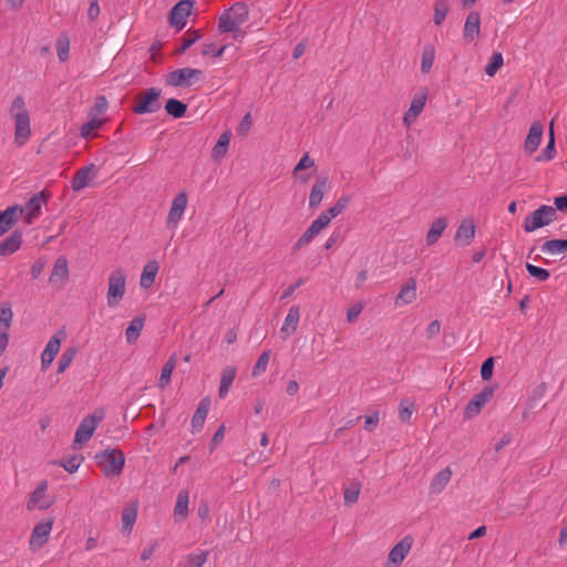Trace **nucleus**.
<instances>
[{
  "label": "nucleus",
  "instance_id": "obj_1",
  "mask_svg": "<svg viewBox=\"0 0 567 567\" xmlns=\"http://www.w3.org/2000/svg\"><path fill=\"white\" fill-rule=\"evenodd\" d=\"M9 113L14 122V144L21 147L25 145L31 137L30 114L22 96L19 95L14 97Z\"/></svg>",
  "mask_w": 567,
  "mask_h": 567
},
{
  "label": "nucleus",
  "instance_id": "obj_2",
  "mask_svg": "<svg viewBox=\"0 0 567 567\" xmlns=\"http://www.w3.org/2000/svg\"><path fill=\"white\" fill-rule=\"evenodd\" d=\"M347 199H339L337 204L328 210L321 213L309 226V228L299 237L295 244V249H300L309 245L316 236H318L330 221L339 216L347 207Z\"/></svg>",
  "mask_w": 567,
  "mask_h": 567
},
{
  "label": "nucleus",
  "instance_id": "obj_3",
  "mask_svg": "<svg viewBox=\"0 0 567 567\" xmlns=\"http://www.w3.org/2000/svg\"><path fill=\"white\" fill-rule=\"evenodd\" d=\"M127 276L123 268L113 269L107 277L106 305L114 309L118 307L126 293Z\"/></svg>",
  "mask_w": 567,
  "mask_h": 567
},
{
  "label": "nucleus",
  "instance_id": "obj_4",
  "mask_svg": "<svg viewBox=\"0 0 567 567\" xmlns=\"http://www.w3.org/2000/svg\"><path fill=\"white\" fill-rule=\"evenodd\" d=\"M94 460L106 477L118 476L125 465V455L117 449L101 451L95 454Z\"/></svg>",
  "mask_w": 567,
  "mask_h": 567
},
{
  "label": "nucleus",
  "instance_id": "obj_5",
  "mask_svg": "<svg viewBox=\"0 0 567 567\" xmlns=\"http://www.w3.org/2000/svg\"><path fill=\"white\" fill-rule=\"evenodd\" d=\"M248 17L249 10L247 4L237 2L220 14L218 29L220 32L237 31L248 20Z\"/></svg>",
  "mask_w": 567,
  "mask_h": 567
},
{
  "label": "nucleus",
  "instance_id": "obj_6",
  "mask_svg": "<svg viewBox=\"0 0 567 567\" xmlns=\"http://www.w3.org/2000/svg\"><path fill=\"white\" fill-rule=\"evenodd\" d=\"M104 416L105 410L103 408H99L81 420L74 435V447L82 446L90 441Z\"/></svg>",
  "mask_w": 567,
  "mask_h": 567
},
{
  "label": "nucleus",
  "instance_id": "obj_7",
  "mask_svg": "<svg viewBox=\"0 0 567 567\" xmlns=\"http://www.w3.org/2000/svg\"><path fill=\"white\" fill-rule=\"evenodd\" d=\"M556 217L557 213L554 207L543 205L525 217L523 228L526 233H534L542 227L548 226Z\"/></svg>",
  "mask_w": 567,
  "mask_h": 567
},
{
  "label": "nucleus",
  "instance_id": "obj_8",
  "mask_svg": "<svg viewBox=\"0 0 567 567\" xmlns=\"http://www.w3.org/2000/svg\"><path fill=\"white\" fill-rule=\"evenodd\" d=\"M204 79L203 71L192 68H182L169 72L165 83L169 86H193Z\"/></svg>",
  "mask_w": 567,
  "mask_h": 567
},
{
  "label": "nucleus",
  "instance_id": "obj_9",
  "mask_svg": "<svg viewBox=\"0 0 567 567\" xmlns=\"http://www.w3.org/2000/svg\"><path fill=\"white\" fill-rule=\"evenodd\" d=\"M161 90L151 87L144 94H138L135 97V103L132 107L135 114L154 113L161 109L159 103Z\"/></svg>",
  "mask_w": 567,
  "mask_h": 567
},
{
  "label": "nucleus",
  "instance_id": "obj_10",
  "mask_svg": "<svg viewBox=\"0 0 567 567\" xmlns=\"http://www.w3.org/2000/svg\"><path fill=\"white\" fill-rule=\"evenodd\" d=\"M427 96V89L424 87L413 94L410 106L402 116V123L405 127L409 128L416 122L426 105Z\"/></svg>",
  "mask_w": 567,
  "mask_h": 567
},
{
  "label": "nucleus",
  "instance_id": "obj_11",
  "mask_svg": "<svg viewBox=\"0 0 567 567\" xmlns=\"http://www.w3.org/2000/svg\"><path fill=\"white\" fill-rule=\"evenodd\" d=\"M48 481H41L37 485V487L30 494L29 499L27 502L28 511H45L53 505L54 498L48 495Z\"/></svg>",
  "mask_w": 567,
  "mask_h": 567
},
{
  "label": "nucleus",
  "instance_id": "obj_12",
  "mask_svg": "<svg viewBox=\"0 0 567 567\" xmlns=\"http://www.w3.org/2000/svg\"><path fill=\"white\" fill-rule=\"evenodd\" d=\"M100 173V168L91 163L86 166L79 168L72 178L71 188L74 192H81L86 187H91L94 185L95 179L97 178Z\"/></svg>",
  "mask_w": 567,
  "mask_h": 567
},
{
  "label": "nucleus",
  "instance_id": "obj_13",
  "mask_svg": "<svg viewBox=\"0 0 567 567\" xmlns=\"http://www.w3.org/2000/svg\"><path fill=\"white\" fill-rule=\"evenodd\" d=\"M52 527L53 519H44L34 525L29 539L31 551L40 550L49 542Z\"/></svg>",
  "mask_w": 567,
  "mask_h": 567
},
{
  "label": "nucleus",
  "instance_id": "obj_14",
  "mask_svg": "<svg viewBox=\"0 0 567 567\" xmlns=\"http://www.w3.org/2000/svg\"><path fill=\"white\" fill-rule=\"evenodd\" d=\"M188 204V196L186 192H179L172 200L171 208L166 217V226L176 229L179 221L183 219Z\"/></svg>",
  "mask_w": 567,
  "mask_h": 567
},
{
  "label": "nucleus",
  "instance_id": "obj_15",
  "mask_svg": "<svg viewBox=\"0 0 567 567\" xmlns=\"http://www.w3.org/2000/svg\"><path fill=\"white\" fill-rule=\"evenodd\" d=\"M65 337V331L59 330L50 338L41 354V367L43 370H47L51 365L55 355L59 353L61 343Z\"/></svg>",
  "mask_w": 567,
  "mask_h": 567
},
{
  "label": "nucleus",
  "instance_id": "obj_16",
  "mask_svg": "<svg viewBox=\"0 0 567 567\" xmlns=\"http://www.w3.org/2000/svg\"><path fill=\"white\" fill-rule=\"evenodd\" d=\"M412 545L413 538L411 536H405L395 544L388 555L386 567L400 566L410 553Z\"/></svg>",
  "mask_w": 567,
  "mask_h": 567
},
{
  "label": "nucleus",
  "instance_id": "obj_17",
  "mask_svg": "<svg viewBox=\"0 0 567 567\" xmlns=\"http://www.w3.org/2000/svg\"><path fill=\"white\" fill-rule=\"evenodd\" d=\"M493 394L494 389L492 386H486L481 392L475 394L465 408V417L472 419L476 416L482 411V409L492 400Z\"/></svg>",
  "mask_w": 567,
  "mask_h": 567
},
{
  "label": "nucleus",
  "instance_id": "obj_18",
  "mask_svg": "<svg viewBox=\"0 0 567 567\" xmlns=\"http://www.w3.org/2000/svg\"><path fill=\"white\" fill-rule=\"evenodd\" d=\"M192 9V1L182 0L177 2L171 10L169 20L172 25L176 27L178 30L183 29L187 23V18L189 17Z\"/></svg>",
  "mask_w": 567,
  "mask_h": 567
},
{
  "label": "nucleus",
  "instance_id": "obj_19",
  "mask_svg": "<svg viewBox=\"0 0 567 567\" xmlns=\"http://www.w3.org/2000/svg\"><path fill=\"white\" fill-rule=\"evenodd\" d=\"M417 299V282L415 278H409L400 288L395 297V306L404 307Z\"/></svg>",
  "mask_w": 567,
  "mask_h": 567
},
{
  "label": "nucleus",
  "instance_id": "obj_20",
  "mask_svg": "<svg viewBox=\"0 0 567 567\" xmlns=\"http://www.w3.org/2000/svg\"><path fill=\"white\" fill-rule=\"evenodd\" d=\"M476 226L471 217L462 219L456 228L454 240L461 246H468L475 237Z\"/></svg>",
  "mask_w": 567,
  "mask_h": 567
},
{
  "label": "nucleus",
  "instance_id": "obj_21",
  "mask_svg": "<svg viewBox=\"0 0 567 567\" xmlns=\"http://www.w3.org/2000/svg\"><path fill=\"white\" fill-rule=\"evenodd\" d=\"M47 202V195L41 192L34 196H32L27 203L24 208L18 207V213L25 214V219L28 224H31L32 220L39 216L42 205Z\"/></svg>",
  "mask_w": 567,
  "mask_h": 567
},
{
  "label": "nucleus",
  "instance_id": "obj_22",
  "mask_svg": "<svg viewBox=\"0 0 567 567\" xmlns=\"http://www.w3.org/2000/svg\"><path fill=\"white\" fill-rule=\"evenodd\" d=\"M481 33V16L476 11L467 14L463 29V37L467 41H473L478 38Z\"/></svg>",
  "mask_w": 567,
  "mask_h": 567
},
{
  "label": "nucleus",
  "instance_id": "obj_23",
  "mask_svg": "<svg viewBox=\"0 0 567 567\" xmlns=\"http://www.w3.org/2000/svg\"><path fill=\"white\" fill-rule=\"evenodd\" d=\"M69 278V267L65 258H58L53 265L50 282L54 286L62 287Z\"/></svg>",
  "mask_w": 567,
  "mask_h": 567
},
{
  "label": "nucleus",
  "instance_id": "obj_24",
  "mask_svg": "<svg viewBox=\"0 0 567 567\" xmlns=\"http://www.w3.org/2000/svg\"><path fill=\"white\" fill-rule=\"evenodd\" d=\"M300 320V308L298 306L290 307L284 323L280 328L282 338H288L297 331L298 323Z\"/></svg>",
  "mask_w": 567,
  "mask_h": 567
},
{
  "label": "nucleus",
  "instance_id": "obj_25",
  "mask_svg": "<svg viewBox=\"0 0 567 567\" xmlns=\"http://www.w3.org/2000/svg\"><path fill=\"white\" fill-rule=\"evenodd\" d=\"M543 138V125L539 122H534L528 131L524 142V148L528 154L536 152Z\"/></svg>",
  "mask_w": 567,
  "mask_h": 567
},
{
  "label": "nucleus",
  "instance_id": "obj_26",
  "mask_svg": "<svg viewBox=\"0 0 567 567\" xmlns=\"http://www.w3.org/2000/svg\"><path fill=\"white\" fill-rule=\"evenodd\" d=\"M159 270V264L156 260H148L142 270L141 278H140V287L142 289H150L156 279V276Z\"/></svg>",
  "mask_w": 567,
  "mask_h": 567
},
{
  "label": "nucleus",
  "instance_id": "obj_27",
  "mask_svg": "<svg viewBox=\"0 0 567 567\" xmlns=\"http://www.w3.org/2000/svg\"><path fill=\"white\" fill-rule=\"evenodd\" d=\"M452 478V471L450 467L441 470L434 475L430 483V494L439 495L444 491Z\"/></svg>",
  "mask_w": 567,
  "mask_h": 567
},
{
  "label": "nucleus",
  "instance_id": "obj_28",
  "mask_svg": "<svg viewBox=\"0 0 567 567\" xmlns=\"http://www.w3.org/2000/svg\"><path fill=\"white\" fill-rule=\"evenodd\" d=\"M449 225L446 217H437L434 219L427 230L425 241L427 246H433L437 243L440 237L443 235L444 230Z\"/></svg>",
  "mask_w": 567,
  "mask_h": 567
},
{
  "label": "nucleus",
  "instance_id": "obj_29",
  "mask_svg": "<svg viewBox=\"0 0 567 567\" xmlns=\"http://www.w3.org/2000/svg\"><path fill=\"white\" fill-rule=\"evenodd\" d=\"M137 518V504L132 503L127 506H125L122 511V533L124 535H130L132 533V529L136 523Z\"/></svg>",
  "mask_w": 567,
  "mask_h": 567
},
{
  "label": "nucleus",
  "instance_id": "obj_30",
  "mask_svg": "<svg viewBox=\"0 0 567 567\" xmlns=\"http://www.w3.org/2000/svg\"><path fill=\"white\" fill-rule=\"evenodd\" d=\"M209 406H210L209 398H204L199 402V404L193 415V419H192V431L193 432H198L199 430H202V427L205 423V420L207 417Z\"/></svg>",
  "mask_w": 567,
  "mask_h": 567
},
{
  "label": "nucleus",
  "instance_id": "obj_31",
  "mask_svg": "<svg viewBox=\"0 0 567 567\" xmlns=\"http://www.w3.org/2000/svg\"><path fill=\"white\" fill-rule=\"evenodd\" d=\"M188 505H189V492L187 489H182L176 498L175 507H174V517L175 520H184L188 516Z\"/></svg>",
  "mask_w": 567,
  "mask_h": 567
},
{
  "label": "nucleus",
  "instance_id": "obj_32",
  "mask_svg": "<svg viewBox=\"0 0 567 567\" xmlns=\"http://www.w3.org/2000/svg\"><path fill=\"white\" fill-rule=\"evenodd\" d=\"M327 190V178H319L317 179L310 190L309 195V207L310 208H317L324 196V193Z\"/></svg>",
  "mask_w": 567,
  "mask_h": 567
},
{
  "label": "nucleus",
  "instance_id": "obj_33",
  "mask_svg": "<svg viewBox=\"0 0 567 567\" xmlns=\"http://www.w3.org/2000/svg\"><path fill=\"white\" fill-rule=\"evenodd\" d=\"M104 120L96 114H90V118L81 126L80 135L90 140L96 136V131L103 125Z\"/></svg>",
  "mask_w": 567,
  "mask_h": 567
},
{
  "label": "nucleus",
  "instance_id": "obj_34",
  "mask_svg": "<svg viewBox=\"0 0 567 567\" xmlns=\"http://www.w3.org/2000/svg\"><path fill=\"white\" fill-rule=\"evenodd\" d=\"M230 138H231L230 131H225L224 133H221L219 135L218 141L212 151V157L214 161L219 162L220 159H223L226 156V154L228 152Z\"/></svg>",
  "mask_w": 567,
  "mask_h": 567
},
{
  "label": "nucleus",
  "instance_id": "obj_35",
  "mask_svg": "<svg viewBox=\"0 0 567 567\" xmlns=\"http://www.w3.org/2000/svg\"><path fill=\"white\" fill-rule=\"evenodd\" d=\"M436 56V49L434 44L427 43L422 49L421 54V72L423 74H429L433 68L434 61Z\"/></svg>",
  "mask_w": 567,
  "mask_h": 567
},
{
  "label": "nucleus",
  "instance_id": "obj_36",
  "mask_svg": "<svg viewBox=\"0 0 567 567\" xmlns=\"http://www.w3.org/2000/svg\"><path fill=\"white\" fill-rule=\"evenodd\" d=\"M236 378V369L234 367H226L220 377V385L218 390V395L220 399L227 396L229 389Z\"/></svg>",
  "mask_w": 567,
  "mask_h": 567
},
{
  "label": "nucleus",
  "instance_id": "obj_37",
  "mask_svg": "<svg viewBox=\"0 0 567 567\" xmlns=\"http://www.w3.org/2000/svg\"><path fill=\"white\" fill-rule=\"evenodd\" d=\"M18 206L8 207L6 210L0 212V236L8 231L17 220Z\"/></svg>",
  "mask_w": 567,
  "mask_h": 567
},
{
  "label": "nucleus",
  "instance_id": "obj_38",
  "mask_svg": "<svg viewBox=\"0 0 567 567\" xmlns=\"http://www.w3.org/2000/svg\"><path fill=\"white\" fill-rule=\"evenodd\" d=\"M22 243V236L20 233L11 234L6 240L0 243V255L8 256L16 252Z\"/></svg>",
  "mask_w": 567,
  "mask_h": 567
},
{
  "label": "nucleus",
  "instance_id": "obj_39",
  "mask_svg": "<svg viewBox=\"0 0 567 567\" xmlns=\"http://www.w3.org/2000/svg\"><path fill=\"white\" fill-rule=\"evenodd\" d=\"M542 251L549 256L563 255L567 251V239H551L542 245Z\"/></svg>",
  "mask_w": 567,
  "mask_h": 567
},
{
  "label": "nucleus",
  "instance_id": "obj_40",
  "mask_svg": "<svg viewBox=\"0 0 567 567\" xmlns=\"http://www.w3.org/2000/svg\"><path fill=\"white\" fill-rule=\"evenodd\" d=\"M144 322L145 320L143 317H135L130 321L125 330L127 343H134L138 339L141 331L143 330Z\"/></svg>",
  "mask_w": 567,
  "mask_h": 567
},
{
  "label": "nucleus",
  "instance_id": "obj_41",
  "mask_svg": "<svg viewBox=\"0 0 567 567\" xmlns=\"http://www.w3.org/2000/svg\"><path fill=\"white\" fill-rule=\"evenodd\" d=\"M451 8L450 0H435L433 4V22L435 25H441Z\"/></svg>",
  "mask_w": 567,
  "mask_h": 567
},
{
  "label": "nucleus",
  "instance_id": "obj_42",
  "mask_svg": "<svg viewBox=\"0 0 567 567\" xmlns=\"http://www.w3.org/2000/svg\"><path fill=\"white\" fill-rule=\"evenodd\" d=\"M361 492V484L358 481H352L349 485L343 487V499L347 505H352L358 502Z\"/></svg>",
  "mask_w": 567,
  "mask_h": 567
},
{
  "label": "nucleus",
  "instance_id": "obj_43",
  "mask_svg": "<svg viewBox=\"0 0 567 567\" xmlns=\"http://www.w3.org/2000/svg\"><path fill=\"white\" fill-rule=\"evenodd\" d=\"M176 365V358L172 355L163 367L158 380V386L164 390L171 382L172 373Z\"/></svg>",
  "mask_w": 567,
  "mask_h": 567
},
{
  "label": "nucleus",
  "instance_id": "obj_44",
  "mask_svg": "<svg viewBox=\"0 0 567 567\" xmlns=\"http://www.w3.org/2000/svg\"><path fill=\"white\" fill-rule=\"evenodd\" d=\"M13 319V312L10 303L0 305V333H8Z\"/></svg>",
  "mask_w": 567,
  "mask_h": 567
},
{
  "label": "nucleus",
  "instance_id": "obj_45",
  "mask_svg": "<svg viewBox=\"0 0 567 567\" xmlns=\"http://www.w3.org/2000/svg\"><path fill=\"white\" fill-rule=\"evenodd\" d=\"M186 110V104L176 99H169L165 104V111L175 118L183 117Z\"/></svg>",
  "mask_w": 567,
  "mask_h": 567
},
{
  "label": "nucleus",
  "instance_id": "obj_46",
  "mask_svg": "<svg viewBox=\"0 0 567 567\" xmlns=\"http://www.w3.org/2000/svg\"><path fill=\"white\" fill-rule=\"evenodd\" d=\"M503 64H504L503 54L501 52H494L491 55L489 61L485 65L484 71L488 76L492 78L497 73V71L503 66Z\"/></svg>",
  "mask_w": 567,
  "mask_h": 567
},
{
  "label": "nucleus",
  "instance_id": "obj_47",
  "mask_svg": "<svg viewBox=\"0 0 567 567\" xmlns=\"http://www.w3.org/2000/svg\"><path fill=\"white\" fill-rule=\"evenodd\" d=\"M208 557V551L192 553L184 558L183 567H203Z\"/></svg>",
  "mask_w": 567,
  "mask_h": 567
},
{
  "label": "nucleus",
  "instance_id": "obj_48",
  "mask_svg": "<svg viewBox=\"0 0 567 567\" xmlns=\"http://www.w3.org/2000/svg\"><path fill=\"white\" fill-rule=\"evenodd\" d=\"M70 52V38L68 34L62 33L56 40V53L61 62H64L69 58Z\"/></svg>",
  "mask_w": 567,
  "mask_h": 567
},
{
  "label": "nucleus",
  "instance_id": "obj_49",
  "mask_svg": "<svg viewBox=\"0 0 567 567\" xmlns=\"http://www.w3.org/2000/svg\"><path fill=\"white\" fill-rule=\"evenodd\" d=\"M84 462V457L81 454L73 455L68 457L66 460L62 461L60 463V466H62L66 472L69 473H75L79 467Z\"/></svg>",
  "mask_w": 567,
  "mask_h": 567
},
{
  "label": "nucleus",
  "instance_id": "obj_50",
  "mask_svg": "<svg viewBox=\"0 0 567 567\" xmlns=\"http://www.w3.org/2000/svg\"><path fill=\"white\" fill-rule=\"evenodd\" d=\"M75 354H76L75 348H69L63 351V353L59 360L58 373H63L69 368V365L72 363L73 359L75 358Z\"/></svg>",
  "mask_w": 567,
  "mask_h": 567
},
{
  "label": "nucleus",
  "instance_id": "obj_51",
  "mask_svg": "<svg viewBox=\"0 0 567 567\" xmlns=\"http://www.w3.org/2000/svg\"><path fill=\"white\" fill-rule=\"evenodd\" d=\"M202 38V33L199 30H187L182 39L183 44L179 49V52H185L188 48H190L196 41Z\"/></svg>",
  "mask_w": 567,
  "mask_h": 567
},
{
  "label": "nucleus",
  "instance_id": "obj_52",
  "mask_svg": "<svg viewBox=\"0 0 567 567\" xmlns=\"http://www.w3.org/2000/svg\"><path fill=\"white\" fill-rule=\"evenodd\" d=\"M227 45H221L218 48L214 42H205L202 45V55L203 56H221L226 51Z\"/></svg>",
  "mask_w": 567,
  "mask_h": 567
},
{
  "label": "nucleus",
  "instance_id": "obj_53",
  "mask_svg": "<svg viewBox=\"0 0 567 567\" xmlns=\"http://www.w3.org/2000/svg\"><path fill=\"white\" fill-rule=\"evenodd\" d=\"M415 408H414V403L411 402V401H408V400H403L401 403H400V408H399V419L401 422H409L413 412H414Z\"/></svg>",
  "mask_w": 567,
  "mask_h": 567
},
{
  "label": "nucleus",
  "instance_id": "obj_54",
  "mask_svg": "<svg viewBox=\"0 0 567 567\" xmlns=\"http://www.w3.org/2000/svg\"><path fill=\"white\" fill-rule=\"evenodd\" d=\"M269 360H270V351H264L260 354V357L258 358L256 364L254 365L252 375L258 377V375L262 374L267 370Z\"/></svg>",
  "mask_w": 567,
  "mask_h": 567
},
{
  "label": "nucleus",
  "instance_id": "obj_55",
  "mask_svg": "<svg viewBox=\"0 0 567 567\" xmlns=\"http://www.w3.org/2000/svg\"><path fill=\"white\" fill-rule=\"evenodd\" d=\"M526 270L532 277L538 279L539 281H546L550 276L547 269L535 266L533 264H526Z\"/></svg>",
  "mask_w": 567,
  "mask_h": 567
},
{
  "label": "nucleus",
  "instance_id": "obj_56",
  "mask_svg": "<svg viewBox=\"0 0 567 567\" xmlns=\"http://www.w3.org/2000/svg\"><path fill=\"white\" fill-rule=\"evenodd\" d=\"M315 168V161L310 157L308 153H306L300 161L297 163L292 171V175H297L298 173H301L307 169H313Z\"/></svg>",
  "mask_w": 567,
  "mask_h": 567
},
{
  "label": "nucleus",
  "instance_id": "obj_57",
  "mask_svg": "<svg viewBox=\"0 0 567 567\" xmlns=\"http://www.w3.org/2000/svg\"><path fill=\"white\" fill-rule=\"evenodd\" d=\"M494 369V360L493 358H488L485 360L481 367V377L483 380H489L493 375Z\"/></svg>",
  "mask_w": 567,
  "mask_h": 567
},
{
  "label": "nucleus",
  "instance_id": "obj_58",
  "mask_svg": "<svg viewBox=\"0 0 567 567\" xmlns=\"http://www.w3.org/2000/svg\"><path fill=\"white\" fill-rule=\"evenodd\" d=\"M251 124H252V121H251V116L249 113H247L243 120L240 121L238 127H237V132L239 135L241 136H245L248 134V132L250 131L251 128Z\"/></svg>",
  "mask_w": 567,
  "mask_h": 567
},
{
  "label": "nucleus",
  "instance_id": "obj_59",
  "mask_svg": "<svg viewBox=\"0 0 567 567\" xmlns=\"http://www.w3.org/2000/svg\"><path fill=\"white\" fill-rule=\"evenodd\" d=\"M362 310H363V303L358 302V303L352 305L347 311L348 322H354L357 320V318L359 317V315L362 312Z\"/></svg>",
  "mask_w": 567,
  "mask_h": 567
},
{
  "label": "nucleus",
  "instance_id": "obj_60",
  "mask_svg": "<svg viewBox=\"0 0 567 567\" xmlns=\"http://www.w3.org/2000/svg\"><path fill=\"white\" fill-rule=\"evenodd\" d=\"M379 421H380L379 412H375L372 415H367L364 417V429L368 432H372L378 426Z\"/></svg>",
  "mask_w": 567,
  "mask_h": 567
},
{
  "label": "nucleus",
  "instance_id": "obj_61",
  "mask_svg": "<svg viewBox=\"0 0 567 567\" xmlns=\"http://www.w3.org/2000/svg\"><path fill=\"white\" fill-rule=\"evenodd\" d=\"M555 154V134L551 132V136H549L548 144L544 151V158L549 161L554 157Z\"/></svg>",
  "mask_w": 567,
  "mask_h": 567
},
{
  "label": "nucleus",
  "instance_id": "obj_62",
  "mask_svg": "<svg viewBox=\"0 0 567 567\" xmlns=\"http://www.w3.org/2000/svg\"><path fill=\"white\" fill-rule=\"evenodd\" d=\"M101 9L99 6V2L96 0L92 1L89 10H87V17L91 21H95L100 16Z\"/></svg>",
  "mask_w": 567,
  "mask_h": 567
},
{
  "label": "nucleus",
  "instance_id": "obj_63",
  "mask_svg": "<svg viewBox=\"0 0 567 567\" xmlns=\"http://www.w3.org/2000/svg\"><path fill=\"white\" fill-rule=\"evenodd\" d=\"M210 507L208 502H202L198 506V516L203 522L209 519Z\"/></svg>",
  "mask_w": 567,
  "mask_h": 567
},
{
  "label": "nucleus",
  "instance_id": "obj_64",
  "mask_svg": "<svg viewBox=\"0 0 567 567\" xmlns=\"http://www.w3.org/2000/svg\"><path fill=\"white\" fill-rule=\"evenodd\" d=\"M441 330V323L437 320H434L429 323L426 328V334L429 338L436 337L440 333Z\"/></svg>",
  "mask_w": 567,
  "mask_h": 567
}]
</instances>
